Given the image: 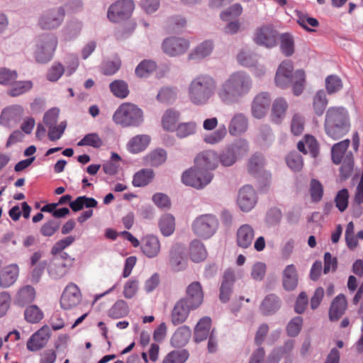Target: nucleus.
Masks as SVG:
<instances>
[{
    "label": "nucleus",
    "mask_w": 363,
    "mask_h": 363,
    "mask_svg": "<svg viewBox=\"0 0 363 363\" xmlns=\"http://www.w3.org/2000/svg\"><path fill=\"white\" fill-rule=\"evenodd\" d=\"M128 311L127 303L123 300H118L108 310V315L111 318L118 319L127 315Z\"/></svg>",
    "instance_id": "44"
},
{
    "label": "nucleus",
    "mask_w": 363,
    "mask_h": 363,
    "mask_svg": "<svg viewBox=\"0 0 363 363\" xmlns=\"http://www.w3.org/2000/svg\"><path fill=\"white\" fill-rule=\"evenodd\" d=\"M81 292L79 287L73 283L69 284L65 289L60 298V306L65 310L77 306L81 301Z\"/></svg>",
    "instance_id": "18"
},
{
    "label": "nucleus",
    "mask_w": 363,
    "mask_h": 363,
    "mask_svg": "<svg viewBox=\"0 0 363 363\" xmlns=\"http://www.w3.org/2000/svg\"><path fill=\"white\" fill-rule=\"evenodd\" d=\"M347 307L346 297L343 294H339L332 301L329 310V318L332 321H336L345 313Z\"/></svg>",
    "instance_id": "24"
},
{
    "label": "nucleus",
    "mask_w": 363,
    "mask_h": 363,
    "mask_svg": "<svg viewBox=\"0 0 363 363\" xmlns=\"http://www.w3.org/2000/svg\"><path fill=\"white\" fill-rule=\"evenodd\" d=\"M213 179V174L201 169H197L196 165L193 168L185 171L182 177V182L189 186L196 189H202L208 184Z\"/></svg>",
    "instance_id": "9"
},
{
    "label": "nucleus",
    "mask_w": 363,
    "mask_h": 363,
    "mask_svg": "<svg viewBox=\"0 0 363 363\" xmlns=\"http://www.w3.org/2000/svg\"><path fill=\"white\" fill-rule=\"evenodd\" d=\"M177 96V91L174 89L165 87L162 88L158 93L157 98L162 103H172Z\"/></svg>",
    "instance_id": "64"
},
{
    "label": "nucleus",
    "mask_w": 363,
    "mask_h": 363,
    "mask_svg": "<svg viewBox=\"0 0 363 363\" xmlns=\"http://www.w3.org/2000/svg\"><path fill=\"white\" fill-rule=\"evenodd\" d=\"M12 86L8 91V94L11 96H18L31 89L33 84L30 81L15 82L11 84Z\"/></svg>",
    "instance_id": "53"
},
{
    "label": "nucleus",
    "mask_w": 363,
    "mask_h": 363,
    "mask_svg": "<svg viewBox=\"0 0 363 363\" xmlns=\"http://www.w3.org/2000/svg\"><path fill=\"white\" fill-rule=\"evenodd\" d=\"M277 33L271 26L258 28L254 36L256 44L272 48L277 45Z\"/></svg>",
    "instance_id": "17"
},
{
    "label": "nucleus",
    "mask_w": 363,
    "mask_h": 363,
    "mask_svg": "<svg viewBox=\"0 0 363 363\" xmlns=\"http://www.w3.org/2000/svg\"><path fill=\"white\" fill-rule=\"evenodd\" d=\"M188 303L193 308H198L203 302V293L201 284L194 281L190 284L186 288V298Z\"/></svg>",
    "instance_id": "23"
},
{
    "label": "nucleus",
    "mask_w": 363,
    "mask_h": 363,
    "mask_svg": "<svg viewBox=\"0 0 363 363\" xmlns=\"http://www.w3.org/2000/svg\"><path fill=\"white\" fill-rule=\"evenodd\" d=\"M35 296L36 292L32 286H24L18 290L15 298V303L20 306H24L34 301Z\"/></svg>",
    "instance_id": "32"
},
{
    "label": "nucleus",
    "mask_w": 363,
    "mask_h": 363,
    "mask_svg": "<svg viewBox=\"0 0 363 363\" xmlns=\"http://www.w3.org/2000/svg\"><path fill=\"white\" fill-rule=\"evenodd\" d=\"M351 124L347 110L342 106H331L325 113L324 129L326 135L338 140L347 135Z\"/></svg>",
    "instance_id": "3"
},
{
    "label": "nucleus",
    "mask_w": 363,
    "mask_h": 363,
    "mask_svg": "<svg viewBox=\"0 0 363 363\" xmlns=\"http://www.w3.org/2000/svg\"><path fill=\"white\" fill-rule=\"evenodd\" d=\"M293 69V64L290 60L283 61L277 69L275 83L277 86L282 89L291 84L293 94L299 96L304 89L306 74L302 69H298L294 73Z\"/></svg>",
    "instance_id": "5"
},
{
    "label": "nucleus",
    "mask_w": 363,
    "mask_h": 363,
    "mask_svg": "<svg viewBox=\"0 0 363 363\" xmlns=\"http://www.w3.org/2000/svg\"><path fill=\"white\" fill-rule=\"evenodd\" d=\"M341 163L342 164L340 169V177L346 179L352 174L354 168V157L352 153L348 152Z\"/></svg>",
    "instance_id": "52"
},
{
    "label": "nucleus",
    "mask_w": 363,
    "mask_h": 363,
    "mask_svg": "<svg viewBox=\"0 0 363 363\" xmlns=\"http://www.w3.org/2000/svg\"><path fill=\"white\" fill-rule=\"evenodd\" d=\"M191 335L189 327L183 325L179 327L171 338V344L174 347H182L186 345Z\"/></svg>",
    "instance_id": "33"
},
{
    "label": "nucleus",
    "mask_w": 363,
    "mask_h": 363,
    "mask_svg": "<svg viewBox=\"0 0 363 363\" xmlns=\"http://www.w3.org/2000/svg\"><path fill=\"white\" fill-rule=\"evenodd\" d=\"M271 99L267 92H262L257 94L252 104V113L255 118H263L270 105Z\"/></svg>",
    "instance_id": "21"
},
{
    "label": "nucleus",
    "mask_w": 363,
    "mask_h": 363,
    "mask_svg": "<svg viewBox=\"0 0 363 363\" xmlns=\"http://www.w3.org/2000/svg\"><path fill=\"white\" fill-rule=\"evenodd\" d=\"M44 317L43 312L36 305H30L24 311L25 320L29 323H38Z\"/></svg>",
    "instance_id": "48"
},
{
    "label": "nucleus",
    "mask_w": 363,
    "mask_h": 363,
    "mask_svg": "<svg viewBox=\"0 0 363 363\" xmlns=\"http://www.w3.org/2000/svg\"><path fill=\"white\" fill-rule=\"evenodd\" d=\"M280 298L274 294L267 295L259 306V310L264 315L274 314L281 307Z\"/></svg>",
    "instance_id": "25"
},
{
    "label": "nucleus",
    "mask_w": 363,
    "mask_h": 363,
    "mask_svg": "<svg viewBox=\"0 0 363 363\" xmlns=\"http://www.w3.org/2000/svg\"><path fill=\"white\" fill-rule=\"evenodd\" d=\"M252 87V80L243 72L231 74L217 90L219 99L226 104L238 102L239 100L249 92Z\"/></svg>",
    "instance_id": "2"
},
{
    "label": "nucleus",
    "mask_w": 363,
    "mask_h": 363,
    "mask_svg": "<svg viewBox=\"0 0 363 363\" xmlns=\"http://www.w3.org/2000/svg\"><path fill=\"white\" fill-rule=\"evenodd\" d=\"M157 69L155 62L150 60H144L136 67L135 73L140 78L147 77Z\"/></svg>",
    "instance_id": "46"
},
{
    "label": "nucleus",
    "mask_w": 363,
    "mask_h": 363,
    "mask_svg": "<svg viewBox=\"0 0 363 363\" xmlns=\"http://www.w3.org/2000/svg\"><path fill=\"white\" fill-rule=\"evenodd\" d=\"M132 0H120L111 4L108 10L107 16L113 22H119L128 18L134 10Z\"/></svg>",
    "instance_id": "11"
},
{
    "label": "nucleus",
    "mask_w": 363,
    "mask_h": 363,
    "mask_svg": "<svg viewBox=\"0 0 363 363\" xmlns=\"http://www.w3.org/2000/svg\"><path fill=\"white\" fill-rule=\"evenodd\" d=\"M151 138L148 135H138L133 137L127 144L129 152L136 154L144 151L149 146Z\"/></svg>",
    "instance_id": "28"
},
{
    "label": "nucleus",
    "mask_w": 363,
    "mask_h": 363,
    "mask_svg": "<svg viewBox=\"0 0 363 363\" xmlns=\"http://www.w3.org/2000/svg\"><path fill=\"white\" fill-rule=\"evenodd\" d=\"M328 104V100L325 92L323 90L318 91L313 98V108L315 113L318 116H322Z\"/></svg>",
    "instance_id": "41"
},
{
    "label": "nucleus",
    "mask_w": 363,
    "mask_h": 363,
    "mask_svg": "<svg viewBox=\"0 0 363 363\" xmlns=\"http://www.w3.org/2000/svg\"><path fill=\"white\" fill-rule=\"evenodd\" d=\"M21 107H8L0 115V125L10 128L18 119Z\"/></svg>",
    "instance_id": "38"
},
{
    "label": "nucleus",
    "mask_w": 363,
    "mask_h": 363,
    "mask_svg": "<svg viewBox=\"0 0 363 363\" xmlns=\"http://www.w3.org/2000/svg\"><path fill=\"white\" fill-rule=\"evenodd\" d=\"M207 257V252L204 245L194 240L190 245V257L193 262H200L203 261Z\"/></svg>",
    "instance_id": "40"
},
{
    "label": "nucleus",
    "mask_w": 363,
    "mask_h": 363,
    "mask_svg": "<svg viewBox=\"0 0 363 363\" xmlns=\"http://www.w3.org/2000/svg\"><path fill=\"white\" fill-rule=\"evenodd\" d=\"M213 48V46L211 41H204L197 46L193 52L189 54V58L191 60L203 58L211 53Z\"/></svg>",
    "instance_id": "51"
},
{
    "label": "nucleus",
    "mask_w": 363,
    "mask_h": 363,
    "mask_svg": "<svg viewBox=\"0 0 363 363\" xmlns=\"http://www.w3.org/2000/svg\"><path fill=\"white\" fill-rule=\"evenodd\" d=\"M115 123L123 127H139L144 121L143 112L137 105L123 103L113 115Z\"/></svg>",
    "instance_id": "6"
},
{
    "label": "nucleus",
    "mask_w": 363,
    "mask_h": 363,
    "mask_svg": "<svg viewBox=\"0 0 363 363\" xmlns=\"http://www.w3.org/2000/svg\"><path fill=\"white\" fill-rule=\"evenodd\" d=\"M175 130L178 137L186 138L196 132V124L194 122L182 123Z\"/></svg>",
    "instance_id": "60"
},
{
    "label": "nucleus",
    "mask_w": 363,
    "mask_h": 363,
    "mask_svg": "<svg viewBox=\"0 0 363 363\" xmlns=\"http://www.w3.org/2000/svg\"><path fill=\"white\" fill-rule=\"evenodd\" d=\"M161 244L157 237L147 235L141 240V250L149 258L157 257L160 252Z\"/></svg>",
    "instance_id": "22"
},
{
    "label": "nucleus",
    "mask_w": 363,
    "mask_h": 363,
    "mask_svg": "<svg viewBox=\"0 0 363 363\" xmlns=\"http://www.w3.org/2000/svg\"><path fill=\"white\" fill-rule=\"evenodd\" d=\"M294 40L292 37L287 33L282 34L281 36V50L286 56H291L294 52Z\"/></svg>",
    "instance_id": "62"
},
{
    "label": "nucleus",
    "mask_w": 363,
    "mask_h": 363,
    "mask_svg": "<svg viewBox=\"0 0 363 363\" xmlns=\"http://www.w3.org/2000/svg\"><path fill=\"white\" fill-rule=\"evenodd\" d=\"M102 139L97 133H89L78 142V146H91L94 148H99L103 145Z\"/></svg>",
    "instance_id": "54"
},
{
    "label": "nucleus",
    "mask_w": 363,
    "mask_h": 363,
    "mask_svg": "<svg viewBox=\"0 0 363 363\" xmlns=\"http://www.w3.org/2000/svg\"><path fill=\"white\" fill-rule=\"evenodd\" d=\"M288 167L294 172H299L302 169L303 162L302 157L296 152H291L286 157Z\"/></svg>",
    "instance_id": "57"
},
{
    "label": "nucleus",
    "mask_w": 363,
    "mask_h": 363,
    "mask_svg": "<svg viewBox=\"0 0 363 363\" xmlns=\"http://www.w3.org/2000/svg\"><path fill=\"white\" fill-rule=\"evenodd\" d=\"M294 347L293 342H286L283 347L274 350L269 356L267 363H279L281 358L291 352Z\"/></svg>",
    "instance_id": "50"
},
{
    "label": "nucleus",
    "mask_w": 363,
    "mask_h": 363,
    "mask_svg": "<svg viewBox=\"0 0 363 363\" xmlns=\"http://www.w3.org/2000/svg\"><path fill=\"white\" fill-rule=\"evenodd\" d=\"M194 163L197 169L208 172V170L215 169L218 167V157L214 151H203L196 157Z\"/></svg>",
    "instance_id": "19"
},
{
    "label": "nucleus",
    "mask_w": 363,
    "mask_h": 363,
    "mask_svg": "<svg viewBox=\"0 0 363 363\" xmlns=\"http://www.w3.org/2000/svg\"><path fill=\"white\" fill-rule=\"evenodd\" d=\"M19 268L17 264H11L4 268L0 274V285L7 288L13 285L17 280Z\"/></svg>",
    "instance_id": "27"
},
{
    "label": "nucleus",
    "mask_w": 363,
    "mask_h": 363,
    "mask_svg": "<svg viewBox=\"0 0 363 363\" xmlns=\"http://www.w3.org/2000/svg\"><path fill=\"white\" fill-rule=\"evenodd\" d=\"M194 309L188 303L187 300L181 298L176 303L172 311L171 321L172 324L178 325L183 323L189 316L190 311Z\"/></svg>",
    "instance_id": "20"
},
{
    "label": "nucleus",
    "mask_w": 363,
    "mask_h": 363,
    "mask_svg": "<svg viewBox=\"0 0 363 363\" xmlns=\"http://www.w3.org/2000/svg\"><path fill=\"white\" fill-rule=\"evenodd\" d=\"M348 200L349 192L347 189H342L337 192L335 198V202L340 211L343 212L346 210L348 206Z\"/></svg>",
    "instance_id": "63"
},
{
    "label": "nucleus",
    "mask_w": 363,
    "mask_h": 363,
    "mask_svg": "<svg viewBox=\"0 0 363 363\" xmlns=\"http://www.w3.org/2000/svg\"><path fill=\"white\" fill-rule=\"evenodd\" d=\"M211 320L208 317L202 318L197 323L194 331V340L196 342L205 340L209 335Z\"/></svg>",
    "instance_id": "37"
},
{
    "label": "nucleus",
    "mask_w": 363,
    "mask_h": 363,
    "mask_svg": "<svg viewBox=\"0 0 363 363\" xmlns=\"http://www.w3.org/2000/svg\"><path fill=\"white\" fill-rule=\"evenodd\" d=\"M167 159V153L162 149H156L147 155L143 159V164L146 166L158 167L163 164Z\"/></svg>",
    "instance_id": "36"
},
{
    "label": "nucleus",
    "mask_w": 363,
    "mask_h": 363,
    "mask_svg": "<svg viewBox=\"0 0 363 363\" xmlns=\"http://www.w3.org/2000/svg\"><path fill=\"white\" fill-rule=\"evenodd\" d=\"M112 94L117 98L125 99L129 94L128 84L121 79H116L109 84Z\"/></svg>",
    "instance_id": "45"
},
{
    "label": "nucleus",
    "mask_w": 363,
    "mask_h": 363,
    "mask_svg": "<svg viewBox=\"0 0 363 363\" xmlns=\"http://www.w3.org/2000/svg\"><path fill=\"white\" fill-rule=\"evenodd\" d=\"M189 357L186 350H173L164 357L162 363H185Z\"/></svg>",
    "instance_id": "49"
},
{
    "label": "nucleus",
    "mask_w": 363,
    "mask_h": 363,
    "mask_svg": "<svg viewBox=\"0 0 363 363\" xmlns=\"http://www.w3.org/2000/svg\"><path fill=\"white\" fill-rule=\"evenodd\" d=\"M249 144L245 139H238L222 150L218 161L224 167L233 165L237 160L245 157L249 152Z\"/></svg>",
    "instance_id": "7"
},
{
    "label": "nucleus",
    "mask_w": 363,
    "mask_h": 363,
    "mask_svg": "<svg viewBox=\"0 0 363 363\" xmlns=\"http://www.w3.org/2000/svg\"><path fill=\"white\" fill-rule=\"evenodd\" d=\"M216 88V82L212 76L208 74H199L189 84V100L195 106H204L214 95Z\"/></svg>",
    "instance_id": "4"
},
{
    "label": "nucleus",
    "mask_w": 363,
    "mask_h": 363,
    "mask_svg": "<svg viewBox=\"0 0 363 363\" xmlns=\"http://www.w3.org/2000/svg\"><path fill=\"white\" fill-rule=\"evenodd\" d=\"M65 11L62 7L54 9L44 13L38 20V26L43 30L58 28L64 21Z\"/></svg>",
    "instance_id": "13"
},
{
    "label": "nucleus",
    "mask_w": 363,
    "mask_h": 363,
    "mask_svg": "<svg viewBox=\"0 0 363 363\" xmlns=\"http://www.w3.org/2000/svg\"><path fill=\"white\" fill-rule=\"evenodd\" d=\"M18 74L15 70L7 68H0V84L3 85H11L16 81Z\"/></svg>",
    "instance_id": "61"
},
{
    "label": "nucleus",
    "mask_w": 363,
    "mask_h": 363,
    "mask_svg": "<svg viewBox=\"0 0 363 363\" xmlns=\"http://www.w3.org/2000/svg\"><path fill=\"white\" fill-rule=\"evenodd\" d=\"M288 103L284 98L276 99L272 104L271 118L275 123H280L286 116Z\"/></svg>",
    "instance_id": "31"
},
{
    "label": "nucleus",
    "mask_w": 363,
    "mask_h": 363,
    "mask_svg": "<svg viewBox=\"0 0 363 363\" xmlns=\"http://www.w3.org/2000/svg\"><path fill=\"white\" fill-rule=\"evenodd\" d=\"M179 118V113L173 109H168L162 116V126L164 129L173 131L176 129V125Z\"/></svg>",
    "instance_id": "43"
},
{
    "label": "nucleus",
    "mask_w": 363,
    "mask_h": 363,
    "mask_svg": "<svg viewBox=\"0 0 363 363\" xmlns=\"http://www.w3.org/2000/svg\"><path fill=\"white\" fill-rule=\"evenodd\" d=\"M264 164L263 157L261 155L255 154L250 158L247 168L251 174H255L262 170Z\"/></svg>",
    "instance_id": "58"
},
{
    "label": "nucleus",
    "mask_w": 363,
    "mask_h": 363,
    "mask_svg": "<svg viewBox=\"0 0 363 363\" xmlns=\"http://www.w3.org/2000/svg\"><path fill=\"white\" fill-rule=\"evenodd\" d=\"M298 284V274L294 264L286 267L283 272V286L287 291L294 290Z\"/></svg>",
    "instance_id": "34"
},
{
    "label": "nucleus",
    "mask_w": 363,
    "mask_h": 363,
    "mask_svg": "<svg viewBox=\"0 0 363 363\" xmlns=\"http://www.w3.org/2000/svg\"><path fill=\"white\" fill-rule=\"evenodd\" d=\"M218 220L212 215H202L196 218L192 223L194 233L199 238L208 239L216 231Z\"/></svg>",
    "instance_id": "8"
},
{
    "label": "nucleus",
    "mask_w": 363,
    "mask_h": 363,
    "mask_svg": "<svg viewBox=\"0 0 363 363\" xmlns=\"http://www.w3.org/2000/svg\"><path fill=\"white\" fill-rule=\"evenodd\" d=\"M98 204L97 201L94 198L82 196L77 197L74 201L69 202V206L74 212L81 211L84 207L94 208Z\"/></svg>",
    "instance_id": "42"
},
{
    "label": "nucleus",
    "mask_w": 363,
    "mask_h": 363,
    "mask_svg": "<svg viewBox=\"0 0 363 363\" xmlns=\"http://www.w3.org/2000/svg\"><path fill=\"white\" fill-rule=\"evenodd\" d=\"M189 46L190 43L187 39L171 36L163 40L162 50L168 56L177 57L186 53Z\"/></svg>",
    "instance_id": "12"
},
{
    "label": "nucleus",
    "mask_w": 363,
    "mask_h": 363,
    "mask_svg": "<svg viewBox=\"0 0 363 363\" xmlns=\"http://www.w3.org/2000/svg\"><path fill=\"white\" fill-rule=\"evenodd\" d=\"M309 191L311 200L313 202H318L322 199L323 196V186L318 179H313L311 180Z\"/></svg>",
    "instance_id": "56"
},
{
    "label": "nucleus",
    "mask_w": 363,
    "mask_h": 363,
    "mask_svg": "<svg viewBox=\"0 0 363 363\" xmlns=\"http://www.w3.org/2000/svg\"><path fill=\"white\" fill-rule=\"evenodd\" d=\"M57 45V38L53 35H48L38 46L35 52L36 61L40 63H46L52 58Z\"/></svg>",
    "instance_id": "14"
},
{
    "label": "nucleus",
    "mask_w": 363,
    "mask_h": 363,
    "mask_svg": "<svg viewBox=\"0 0 363 363\" xmlns=\"http://www.w3.org/2000/svg\"><path fill=\"white\" fill-rule=\"evenodd\" d=\"M257 201V194L252 186L245 185L240 189L237 203L242 211H250L255 206Z\"/></svg>",
    "instance_id": "16"
},
{
    "label": "nucleus",
    "mask_w": 363,
    "mask_h": 363,
    "mask_svg": "<svg viewBox=\"0 0 363 363\" xmlns=\"http://www.w3.org/2000/svg\"><path fill=\"white\" fill-rule=\"evenodd\" d=\"M248 128V121L242 113L235 114L231 119L228 130L232 135H238L244 133Z\"/></svg>",
    "instance_id": "29"
},
{
    "label": "nucleus",
    "mask_w": 363,
    "mask_h": 363,
    "mask_svg": "<svg viewBox=\"0 0 363 363\" xmlns=\"http://www.w3.org/2000/svg\"><path fill=\"white\" fill-rule=\"evenodd\" d=\"M252 87V80L243 72L231 74L217 90L219 99L226 104L238 102L239 100L249 92Z\"/></svg>",
    "instance_id": "1"
},
{
    "label": "nucleus",
    "mask_w": 363,
    "mask_h": 363,
    "mask_svg": "<svg viewBox=\"0 0 363 363\" xmlns=\"http://www.w3.org/2000/svg\"><path fill=\"white\" fill-rule=\"evenodd\" d=\"M297 23L300 26L308 32L315 31V30L310 28L309 26L318 27L319 26V22L316 18L310 17L308 14L304 13H300L298 15Z\"/></svg>",
    "instance_id": "55"
},
{
    "label": "nucleus",
    "mask_w": 363,
    "mask_h": 363,
    "mask_svg": "<svg viewBox=\"0 0 363 363\" xmlns=\"http://www.w3.org/2000/svg\"><path fill=\"white\" fill-rule=\"evenodd\" d=\"M51 336L50 327L43 325L33 333L27 342V349L31 352H36L43 348L48 342Z\"/></svg>",
    "instance_id": "15"
},
{
    "label": "nucleus",
    "mask_w": 363,
    "mask_h": 363,
    "mask_svg": "<svg viewBox=\"0 0 363 363\" xmlns=\"http://www.w3.org/2000/svg\"><path fill=\"white\" fill-rule=\"evenodd\" d=\"M155 176L151 169H142L137 172L133 179V185L135 187L145 186L150 184Z\"/></svg>",
    "instance_id": "39"
},
{
    "label": "nucleus",
    "mask_w": 363,
    "mask_h": 363,
    "mask_svg": "<svg viewBox=\"0 0 363 363\" xmlns=\"http://www.w3.org/2000/svg\"><path fill=\"white\" fill-rule=\"evenodd\" d=\"M235 281L234 272L230 269L226 270L220 288L219 298L222 302L225 303L230 299Z\"/></svg>",
    "instance_id": "26"
},
{
    "label": "nucleus",
    "mask_w": 363,
    "mask_h": 363,
    "mask_svg": "<svg viewBox=\"0 0 363 363\" xmlns=\"http://www.w3.org/2000/svg\"><path fill=\"white\" fill-rule=\"evenodd\" d=\"M325 87L329 94H335L342 88L341 79L334 75L328 76L325 79Z\"/></svg>",
    "instance_id": "59"
},
{
    "label": "nucleus",
    "mask_w": 363,
    "mask_h": 363,
    "mask_svg": "<svg viewBox=\"0 0 363 363\" xmlns=\"http://www.w3.org/2000/svg\"><path fill=\"white\" fill-rule=\"evenodd\" d=\"M159 227L163 235H171L175 230V221L174 216L171 214L163 215L160 220Z\"/></svg>",
    "instance_id": "47"
},
{
    "label": "nucleus",
    "mask_w": 363,
    "mask_h": 363,
    "mask_svg": "<svg viewBox=\"0 0 363 363\" xmlns=\"http://www.w3.org/2000/svg\"><path fill=\"white\" fill-rule=\"evenodd\" d=\"M74 262V258L67 252H62L51 260L48 269L49 275L55 279L63 277L73 266Z\"/></svg>",
    "instance_id": "10"
},
{
    "label": "nucleus",
    "mask_w": 363,
    "mask_h": 363,
    "mask_svg": "<svg viewBox=\"0 0 363 363\" xmlns=\"http://www.w3.org/2000/svg\"><path fill=\"white\" fill-rule=\"evenodd\" d=\"M350 140L349 139L343 140L334 144L331 148L332 161L335 164H340L344 160L347 150L350 146Z\"/></svg>",
    "instance_id": "35"
},
{
    "label": "nucleus",
    "mask_w": 363,
    "mask_h": 363,
    "mask_svg": "<svg viewBox=\"0 0 363 363\" xmlns=\"http://www.w3.org/2000/svg\"><path fill=\"white\" fill-rule=\"evenodd\" d=\"M254 237L253 228L249 225H242L237 232L238 245L242 248H247L252 245Z\"/></svg>",
    "instance_id": "30"
}]
</instances>
